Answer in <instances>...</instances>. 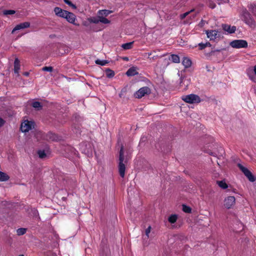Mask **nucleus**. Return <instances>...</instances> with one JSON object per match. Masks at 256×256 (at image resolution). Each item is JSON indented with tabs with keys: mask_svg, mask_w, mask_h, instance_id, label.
Here are the masks:
<instances>
[{
	"mask_svg": "<svg viewBox=\"0 0 256 256\" xmlns=\"http://www.w3.org/2000/svg\"><path fill=\"white\" fill-rule=\"evenodd\" d=\"M222 29L227 32L229 34H233L235 32L236 28V26H230L228 24H224L222 26Z\"/></svg>",
	"mask_w": 256,
	"mask_h": 256,
	"instance_id": "14",
	"label": "nucleus"
},
{
	"mask_svg": "<svg viewBox=\"0 0 256 256\" xmlns=\"http://www.w3.org/2000/svg\"><path fill=\"white\" fill-rule=\"evenodd\" d=\"M30 26V22H24L20 23V24H17L12 30V34H14L15 31L20 30L22 29H24L26 28H28Z\"/></svg>",
	"mask_w": 256,
	"mask_h": 256,
	"instance_id": "10",
	"label": "nucleus"
},
{
	"mask_svg": "<svg viewBox=\"0 0 256 256\" xmlns=\"http://www.w3.org/2000/svg\"><path fill=\"white\" fill-rule=\"evenodd\" d=\"M64 18H66V20L70 23L74 25H76L75 24V21L76 20V16L73 13L68 12Z\"/></svg>",
	"mask_w": 256,
	"mask_h": 256,
	"instance_id": "12",
	"label": "nucleus"
},
{
	"mask_svg": "<svg viewBox=\"0 0 256 256\" xmlns=\"http://www.w3.org/2000/svg\"><path fill=\"white\" fill-rule=\"evenodd\" d=\"M39 158H44L46 156V154L44 150H40L38 152Z\"/></svg>",
	"mask_w": 256,
	"mask_h": 256,
	"instance_id": "32",
	"label": "nucleus"
},
{
	"mask_svg": "<svg viewBox=\"0 0 256 256\" xmlns=\"http://www.w3.org/2000/svg\"><path fill=\"white\" fill-rule=\"evenodd\" d=\"M182 64L184 68H188L191 66L192 61L190 58L184 57L182 61Z\"/></svg>",
	"mask_w": 256,
	"mask_h": 256,
	"instance_id": "18",
	"label": "nucleus"
},
{
	"mask_svg": "<svg viewBox=\"0 0 256 256\" xmlns=\"http://www.w3.org/2000/svg\"><path fill=\"white\" fill-rule=\"evenodd\" d=\"M242 20L251 28L254 29L256 27V22L246 9L242 12Z\"/></svg>",
	"mask_w": 256,
	"mask_h": 256,
	"instance_id": "2",
	"label": "nucleus"
},
{
	"mask_svg": "<svg viewBox=\"0 0 256 256\" xmlns=\"http://www.w3.org/2000/svg\"><path fill=\"white\" fill-rule=\"evenodd\" d=\"M106 76L108 78H112L114 76V72L110 68H106L105 70Z\"/></svg>",
	"mask_w": 256,
	"mask_h": 256,
	"instance_id": "19",
	"label": "nucleus"
},
{
	"mask_svg": "<svg viewBox=\"0 0 256 256\" xmlns=\"http://www.w3.org/2000/svg\"><path fill=\"white\" fill-rule=\"evenodd\" d=\"M236 198L234 196H229L225 198L224 200V206L228 208H232L235 204Z\"/></svg>",
	"mask_w": 256,
	"mask_h": 256,
	"instance_id": "8",
	"label": "nucleus"
},
{
	"mask_svg": "<svg viewBox=\"0 0 256 256\" xmlns=\"http://www.w3.org/2000/svg\"><path fill=\"white\" fill-rule=\"evenodd\" d=\"M54 12L56 16L64 18L68 11L64 10L59 7H56L54 8Z\"/></svg>",
	"mask_w": 256,
	"mask_h": 256,
	"instance_id": "13",
	"label": "nucleus"
},
{
	"mask_svg": "<svg viewBox=\"0 0 256 256\" xmlns=\"http://www.w3.org/2000/svg\"><path fill=\"white\" fill-rule=\"evenodd\" d=\"M24 74L25 76H28L29 74H28V72H24Z\"/></svg>",
	"mask_w": 256,
	"mask_h": 256,
	"instance_id": "42",
	"label": "nucleus"
},
{
	"mask_svg": "<svg viewBox=\"0 0 256 256\" xmlns=\"http://www.w3.org/2000/svg\"><path fill=\"white\" fill-rule=\"evenodd\" d=\"M215 6H216V4H214L213 6H212L210 7H211V8H215Z\"/></svg>",
	"mask_w": 256,
	"mask_h": 256,
	"instance_id": "43",
	"label": "nucleus"
},
{
	"mask_svg": "<svg viewBox=\"0 0 256 256\" xmlns=\"http://www.w3.org/2000/svg\"><path fill=\"white\" fill-rule=\"evenodd\" d=\"M112 12L108 10H100L98 12V16L106 17L110 14Z\"/></svg>",
	"mask_w": 256,
	"mask_h": 256,
	"instance_id": "17",
	"label": "nucleus"
},
{
	"mask_svg": "<svg viewBox=\"0 0 256 256\" xmlns=\"http://www.w3.org/2000/svg\"><path fill=\"white\" fill-rule=\"evenodd\" d=\"M249 78H250L251 80H252V76H250V75H249Z\"/></svg>",
	"mask_w": 256,
	"mask_h": 256,
	"instance_id": "45",
	"label": "nucleus"
},
{
	"mask_svg": "<svg viewBox=\"0 0 256 256\" xmlns=\"http://www.w3.org/2000/svg\"><path fill=\"white\" fill-rule=\"evenodd\" d=\"M43 139L47 141H57L58 140V136L51 132L42 135Z\"/></svg>",
	"mask_w": 256,
	"mask_h": 256,
	"instance_id": "9",
	"label": "nucleus"
},
{
	"mask_svg": "<svg viewBox=\"0 0 256 256\" xmlns=\"http://www.w3.org/2000/svg\"><path fill=\"white\" fill-rule=\"evenodd\" d=\"M18 256H24L23 254H20Z\"/></svg>",
	"mask_w": 256,
	"mask_h": 256,
	"instance_id": "48",
	"label": "nucleus"
},
{
	"mask_svg": "<svg viewBox=\"0 0 256 256\" xmlns=\"http://www.w3.org/2000/svg\"><path fill=\"white\" fill-rule=\"evenodd\" d=\"M150 55H151V53L148 54V56H150Z\"/></svg>",
	"mask_w": 256,
	"mask_h": 256,
	"instance_id": "49",
	"label": "nucleus"
},
{
	"mask_svg": "<svg viewBox=\"0 0 256 256\" xmlns=\"http://www.w3.org/2000/svg\"><path fill=\"white\" fill-rule=\"evenodd\" d=\"M151 230V226H149L146 230V234L148 236V238L149 237V234Z\"/></svg>",
	"mask_w": 256,
	"mask_h": 256,
	"instance_id": "38",
	"label": "nucleus"
},
{
	"mask_svg": "<svg viewBox=\"0 0 256 256\" xmlns=\"http://www.w3.org/2000/svg\"><path fill=\"white\" fill-rule=\"evenodd\" d=\"M4 123V120L2 118H0V128L3 126Z\"/></svg>",
	"mask_w": 256,
	"mask_h": 256,
	"instance_id": "39",
	"label": "nucleus"
},
{
	"mask_svg": "<svg viewBox=\"0 0 256 256\" xmlns=\"http://www.w3.org/2000/svg\"><path fill=\"white\" fill-rule=\"evenodd\" d=\"M99 20H100V18H98V16L97 17H92V18H90L88 19V21L90 23L96 24H98L99 22H100Z\"/></svg>",
	"mask_w": 256,
	"mask_h": 256,
	"instance_id": "25",
	"label": "nucleus"
},
{
	"mask_svg": "<svg viewBox=\"0 0 256 256\" xmlns=\"http://www.w3.org/2000/svg\"><path fill=\"white\" fill-rule=\"evenodd\" d=\"M182 100L186 102L189 104L199 103L200 102V98L199 96L194 94L184 96L182 97Z\"/></svg>",
	"mask_w": 256,
	"mask_h": 256,
	"instance_id": "3",
	"label": "nucleus"
},
{
	"mask_svg": "<svg viewBox=\"0 0 256 256\" xmlns=\"http://www.w3.org/2000/svg\"><path fill=\"white\" fill-rule=\"evenodd\" d=\"M198 46L199 47V50H202L206 48L205 43H202V42L199 43L198 44Z\"/></svg>",
	"mask_w": 256,
	"mask_h": 256,
	"instance_id": "36",
	"label": "nucleus"
},
{
	"mask_svg": "<svg viewBox=\"0 0 256 256\" xmlns=\"http://www.w3.org/2000/svg\"><path fill=\"white\" fill-rule=\"evenodd\" d=\"M237 166L250 182H254L256 180L254 176L246 168L240 164H238Z\"/></svg>",
	"mask_w": 256,
	"mask_h": 256,
	"instance_id": "5",
	"label": "nucleus"
},
{
	"mask_svg": "<svg viewBox=\"0 0 256 256\" xmlns=\"http://www.w3.org/2000/svg\"><path fill=\"white\" fill-rule=\"evenodd\" d=\"M98 18H100L99 20L100 22L104 24H108L110 22V21L108 20V18H106V17L104 16H98Z\"/></svg>",
	"mask_w": 256,
	"mask_h": 256,
	"instance_id": "27",
	"label": "nucleus"
},
{
	"mask_svg": "<svg viewBox=\"0 0 256 256\" xmlns=\"http://www.w3.org/2000/svg\"><path fill=\"white\" fill-rule=\"evenodd\" d=\"M205 44H206V47H207V46H212V44L209 42H206L205 43Z\"/></svg>",
	"mask_w": 256,
	"mask_h": 256,
	"instance_id": "41",
	"label": "nucleus"
},
{
	"mask_svg": "<svg viewBox=\"0 0 256 256\" xmlns=\"http://www.w3.org/2000/svg\"><path fill=\"white\" fill-rule=\"evenodd\" d=\"M206 34L208 38L210 40H214L216 38L219 37V34L218 31L216 30H206Z\"/></svg>",
	"mask_w": 256,
	"mask_h": 256,
	"instance_id": "11",
	"label": "nucleus"
},
{
	"mask_svg": "<svg viewBox=\"0 0 256 256\" xmlns=\"http://www.w3.org/2000/svg\"><path fill=\"white\" fill-rule=\"evenodd\" d=\"M216 183L218 186L222 189H226L228 187V184L224 180L217 181Z\"/></svg>",
	"mask_w": 256,
	"mask_h": 256,
	"instance_id": "24",
	"label": "nucleus"
},
{
	"mask_svg": "<svg viewBox=\"0 0 256 256\" xmlns=\"http://www.w3.org/2000/svg\"><path fill=\"white\" fill-rule=\"evenodd\" d=\"M10 178L9 176L6 173L0 171V181L4 182Z\"/></svg>",
	"mask_w": 256,
	"mask_h": 256,
	"instance_id": "20",
	"label": "nucleus"
},
{
	"mask_svg": "<svg viewBox=\"0 0 256 256\" xmlns=\"http://www.w3.org/2000/svg\"><path fill=\"white\" fill-rule=\"evenodd\" d=\"M60 48H66V50H64V52H68V47H66L65 46L62 45L60 46Z\"/></svg>",
	"mask_w": 256,
	"mask_h": 256,
	"instance_id": "40",
	"label": "nucleus"
},
{
	"mask_svg": "<svg viewBox=\"0 0 256 256\" xmlns=\"http://www.w3.org/2000/svg\"><path fill=\"white\" fill-rule=\"evenodd\" d=\"M126 74L128 76H132L138 74V72H137L136 68L132 66L128 69Z\"/></svg>",
	"mask_w": 256,
	"mask_h": 256,
	"instance_id": "15",
	"label": "nucleus"
},
{
	"mask_svg": "<svg viewBox=\"0 0 256 256\" xmlns=\"http://www.w3.org/2000/svg\"><path fill=\"white\" fill-rule=\"evenodd\" d=\"M64 2L68 4L69 6H71L74 9H76V6L75 4H73L72 2H70V0H64Z\"/></svg>",
	"mask_w": 256,
	"mask_h": 256,
	"instance_id": "33",
	"label": "nucleus"
},
{
	"mask_svg": "<svg viewBox=\"0 0 256 256\" xmlns=\"http://www.w3.org/2000/svg\"><path fill=\"white\" fill-rule=\"evenodd\" d=\"M193 11V10H192L189 12H186L184 13L183 14H182L180 15V18L184 19V18L191 12Z\"/></svg>",
	"mask_w": 256,
	"mask_h": 256,
	"instance_id": "37",
	"label": "nucleus"
},
{
	"mask_svg": "<svg viewBox=\"0 0 256 256\" xmlns=\"http://www.w3.org/2000/svg\"><path fill=\"white\" fill-rule=\"evenodd\" d=\"M119 162H118V172L120 176L122 178H124L125 175V170H126V166L125 164L124 163V146L122 145L120 146V149L119 152V158H118ZM124 162L126 163V160H124Z\"/></svg>",
	"mask_w": 256,
	"mask_h": 256,
	"instance_id": "1",
	"label": "nucleus"
},
{
	"mask_svg": "<svg viewBox=\"0 0 256 256\" xmlns=\"http://www.w3.org/2000/svg\"><path fill=\"white\" fill-rule=\"evenodd\" d=\"M240 224L241 226L243 228V225H242V223H240Z\"/></svg>",
	"mask_w": 256,
	"mask_h": 256,
	"instance_id": "46",
	"label": "nucleus"
},
{
	"mask_svg": "<svg viewBox=\"0 0 256 256\" xmlns=\"http://www.w3.org/2000/svg\"><path fill=\"white\" fill-rule=\"evenodd\" d=\"M20 70V62L18 58H16L14 62V72L18 75Z\"/></svg>",
	"mask_w": 256,
	"mask_h": 256,
	"instance_id": "16",
	"label": "nucleus"
},
{
	"mask_svg": "<svg viewBox=\"0 0 256 256\" xmlns=\"http://www.w3.org/2000/svg\"><path fill=\"white\" fill-rule=\"evenodd\" d=\"M124 60H128V58H124Z\"/></svg>",
	"mask_w": 256,
	"mask_h": 256,
	"instance_id": "47",
	"label": "nucleus"
},
{
	"mask_svg": "<svg viewBox=\"0 0 256 256\" xmlns=\"http://www.w3.org/2000/svg\"><path fill=\"white\" fill-rule=\"evenodd\" d=\"M32 106L33 108L39 110L42 108V104L39 102H34L32 103Z\"/></svg>",
	"mask_w": 256,
	"mask_h": 256,
	"instance_id": "26",
	"label": "nucleus"
},
{
	"mask_svg": "<svg viewBox=\"0 0 256 256\" xmlns=\"http://www.w3.org/2000/svg\"><path fill=\"white\" fill-rule=\"evenodd\" d=\"M182 210L186 213H190L192 212V208L185 204L182 205Z\"/></svg>",
	"mask_w": 256,
	"mask_h": 256,
	"instance_id": "28",
	"label": "nucleus"
},
{
	"mask_svg": "<svg viewBox=\"0 0 256 256\" xmlns=\"http://www.w3.org/2000/svg\"><path fill=\"white\" fill-rule=\"evenodd\" d=\"M230 45L233 48H246L248 46V42L244 40H236L232 41Z\"/></svg>",
	"mask_w": 256,
	"mask_h": 256,
	"instance_id": "4",
	"label": "nucleus"
},
{
	"mask_svg": "<svg viewBox=\"0 0 256 256\" xmlns=\"http://www.w3.org/2000/svg\"><path fill=\"white\" fill-rule=\"evenodd\" d=\"M16 13V11L14 10H4L3 11V14L4 15H12Z\"/></svg>",
	"mask_w": 256,
	"mask_h": 256,
	"instance_id": "30",
	"label": "nucleus"
},
{
	"mask_svg": "<svg viewBox=\"0 0 256 256\" xmlns=\"http://www.w3.org/2000/svg\"><path fill=\"white\" fill-rule=\"evenodd\" d=\"M96 64L100 65V66H105L106 64L108 63L107 60H96L95 62Z\"/></svg>",
	"mask_w": 256,
	"mask_h": 256,
	"instance_id": "31",
	"label": "nucleus"
},
{
	"mask_svg": "<svg viewBox=\"0 0 256 256\" xmlns=\"http://www.w3.org/2000/svg\"><path fill=\"white\" fill-rule=\"evenodd\" d=\"M220 50H221L217 49V50H215L214 52H220Z\"/></svg>",
	"mask_w": 256,
	"mask_h": 256,
	"instance_id": "44",
	"label": "nucleus"
},
{
	"mask_svg": "<svg viewBox=\"0 0 256 256\" xmlns=\"http://www.w3.org/2000/svg\"><path fill=\"white\" fill-rule=\"evenodd\" d=\"M170 60H171L174 63H179L180 62V57L177 54H172L170 56Z\"/></svg>",
	"mask_w": 256,
	"mask_h": 256,
	"instance_id": "21",
	"label": "nucleus"
},
{
	"mask_svg": "<svg viewBox=\"0 0 256 256\" xmlns=\"http://www.w3.org/2000/svg\"><path fill=\"white\" fill-rule=\"evenodd\" d=\"M33 126L34 122H32L28 120H24L21 124L20 130L22 132H26L30 130Z\"/></svg>",
	"mask_w": 256,
	"mask_h": 256,
	"instance_id": "7",
	"label": "nucleus"
},
{
	"mask_svg": "<svg viewBox=\"0 0 256 256\" xmlns=\"http://www.w3.org/2000/svg\"><path fill=\"white\" fill-rule=\"evenodd\" d=\"M177 219H178L177 215L172 214L168 217V220L170 223L174 224L176 222Z\"/></svg>",
	"mask_w": 256,
	"mask_h": 256,
	"instance_id": "23",
	"label": "nucleus"
},
{
	"mask_svg": "<svg viewBox=\"0 0 256 256\" xmlns=\"http://www.w3.org/2000/svg\"><path fill=\"white\" fill-rule=\"evenodd\" d=\"M150 93V89L148 86H144L140 88L134 94V96L137 98H140L146 94Z\"/></svg>",
	"mask_w": 256,
	"mask_h": 256,
	"instance_id": "6",
	"label": "nucleus"
},
{
	"mask_svg": "<svg viewBox=\"0 0 256 256\" xmlns=\"http://www.w3.org/2000/svg\"><path fill=\"white\" fill-rule=\"evenodd\" d=\"M26 232V228H18L16 230L17 234L18 236H22Z\"/></svg>",
	"mask_w": 256,
	"mask_h": 256,
	"instance_id": "29",
	"label": "nucleus"
},
{
	"mask_svg": "<svg viewBox=\"0 0 256 256\" xmlns=\"http://www.w3.org/2000/svg\"><path fill=\"white\" fill-rule=\"evenodd\" d=\"M250 8H251L252 12L254 16L256 14V4H251Z\"/></svg>",
	"mask_w": 256,
	"mask_h": 256,
	"instance_id": "34",
	"label": "nucleus"
},
{
	"mask_svg": "<svg viewBox=\"0 0 256 256\" xmlns=\"http://www.w3.org/2000/svg\"><path fill=\"white\" fill-rule=\"evenodd\" d=\"M133 44L134 42L124 44H122V47L124 50H130L132 48Z\"/></svg>",
	"mask_w": 256,
	"mask_h": 256,
	"instance_id": "22",
	"label": "nucleus"
},
{
	"mask_svg": "<svg viewBox=\"0 0 256 256\" xmlns=\"http://www.w3.org/2000/svg\"><path fill=\"white\" fill-rule=\"evenodd\" d=\"M42 70L43 71L51 72L53 70V68L52 66H44L42 68Z\"/></svg>",
	"mask_w": 256,
	"mask_h": 256,
	"instance_id": "35",
	"label": "nucleus"
}]
</instances>
